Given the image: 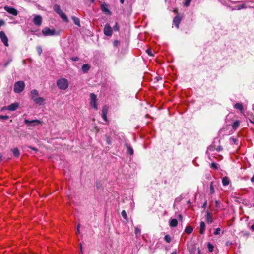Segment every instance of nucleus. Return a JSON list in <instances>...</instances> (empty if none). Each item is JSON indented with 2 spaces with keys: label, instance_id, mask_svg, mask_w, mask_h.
Masks as SVG:
<instances>
[{
  "label": "nucleus",
  "instance_id": "1",
  "mask_svg": "<svg viewBox=\"0 0 254 254\" xmlns=\"http://www.w3.org/2000/svg\"><path fill=\"white\" fill-rule=\"evenodd\" d=\"M57 85L59 89L65 90L68 87L69 82L66 78H60L57 81Z\"/></svg>",
  "mask_w": 254,
  "mask_h": 254
},
{
  "label": "nucleus",
  "instance_id": "2",
  "mask_svg": "<svg viewBox=\"0 0 254 254\" xmlns=\"http://www.w3.org/2000/svg\"><path fill=\"white\" fill-rule=\"evenodd\" d=\"M220 143V139L219 138H215L213 144L210 145L207 149V153L209 151H213L214 150H216L217 151H220L221 150V147L219 145Z\"/></svg>",
  "mask_w": 254,
  "mask_h": 254
},
{
  "label": "nucleus",
  "instance_id": "3",
  "mask_svg": "<svg viewBox=\"0 0 254 254\" xmlns=\"http://www.w3.org/2000/svg\"><path fill=\"white\" fill-rule=\"evenodd\" d=\"M54 10L57 13L60 17L65 22H68V19L64 13L61 9L60 7L58 4H55L53 7Z\"/></svg>",
  "mask_w": 254,
  "mask_h": 254
},
{
  "label": "nucleus",
  "instance_id": "4",
  "mask_svg": "<svg viewBox=\"0 0 254 254\" xmlns=\"http://www.w3.org/2000/svg\"><path fill=\"white\" fill-rule=\"evenodd\" d=\"M25 83L22 81H17L15 83L14 85V91L15 93H19L24 89Z\"/></svg>",
  "mask_w": 254,
  "mask_h": 254
},
{
  "label": "nucleus",
  "instance_id": "5",
  "mask_svg": "<svg viewBox=\"0 0 254 254\" xmlns=\"http://www.w3.org/2000/svg\"><path fill=\"white\" fill-rule=\"evenodd\" d=\"M42 32L45 36H53L56 34V31L54 29H51L49 27L44 28Z\"/></svg>",
  "mask_w": 254,
  "mask_h": 254
},
{
  "label": "nucleus",
  "instance_id": "6",
  "mask_svg": "<svg viewBox=\"0 0 254 254\" xmlns=\"http://www.w3.org/2000/svg\"><path fill=\"white\" fill-rule=\"evenodd\" d=\"M24 123L27 126H35L41 124V121L39 120H33L31 121H29L28 119H25L24 121Z\"/></svg>",
  "mask_w": 254,
  "mask_h": 254
},
{
  "label": "nucleus",
  "instance_id": "7",
  "mask_svg": "<svg viewBox=\"0 0 254 254\" xmlns=\"http://www.w3.org/2000/svg\"><path fill=\"white\" fill-rule=\"evenodd\" d=\"M19 106V104L17 102H15L11 104L10 105L4 107L2 110H8L11 111H15Z\"/></svg>",
  "mask_w": 254,
  "mask_h": 254
},
{
  "label": "nucleus",
  "instance_id": "8",
  "mask_svg": "<svg viewBox=\"0 0 254 254\" xmlns=\"http://www.w3.org/2000/svg\"><path fill=\"white\" fill-rule=\"evenodd\" d=\"M4 9L8 13L13 16H17L18 15V11L12 7L5 6L4 7Z\"/></svg>",
  "mask_w": 254,
  "mask_h": 254
},
{
  "label": "nucleus",
  "instance_id": "9",
  "mask_svg": "<svg viewBox=\"0 0 254 254\" xmlns=\"http://www.w3.org/2000/svg\"><path fill=\"white\" fill-rule=\"evenodd\" d=\"M97 96L94 93L90 94V104L91 106L95 109L97 110V105L96 104Z\"/></svg>",
  "mask_w": 254,
  "mask_h": 254
},
{
  "label": "nucleus",
  "instance_id": "10",
  "mask_svg": "<svg viewBox=\"0 0 254 254\" xmlns=\"http://www.w3.org/2000/svg\"><path fill=\"white\" fill-rule=\"evenodd\" d=\"M0 38L1 41L3 43V44L5 46H8V38H7V36L6 35V34L3 31H1L0 32Z\"/></svg>",
  "mask_w": 254,
  "mask_h": 254
},
{
  "label": "nucleus",
  "instance_id": "11",
  "mask_svg": "<svg viewBox=\"0 0 254 254\" xmlns=\"http://www.w3.org/2000/svg\"><path fill=\"white\" fill-rule=\"evenodd\" d=\"M112 29L111 27L109 24L107 23L105 24L104 29V33L105 35L110 36L112 35Z\"/></svg>",
  "mask_w": 254,
  "mask_h": 254
},
{
  "label": "nucleus",
  "instance_id": "12",
  "mask_svg": "<svg viewBox=\"0 0 254 254\" xmlns=\"http://www.w3.org/2000/svg\"><path fill=\"white\" fill-rule=\"evenodd\" d=\"M42 17L40 15H35L33 18V22L36 26H39L42 23Z\"/></svg>",
  "mask_w": 254,
  "mask_h": 254
},
{
  "label": "nucleus",
  "instance_id": "13",
  "mask_svg": "<svg viewBox=\"0 0 254 254\" xmlns=\"http://www.w3.org/2000/svg\"><path fill=\"white\" fill-rule=\"evenodd\" d=\"M31 98L33 101L34 100V99H36L39 97L38 92L36 89H33L31 91Z\"/></svg>",
  "mask_w": 254,
  "mask_h": 254
},
{
  "label": "nucleus",
  "instance_id": "14",
  "mask_svg": "<svg viewBox=\"0 0 254 254\" xmlns=\"http://www.w3.org/2000/svg\"><path fill=\"white\" fill-rule=\"evenodd\" d=\"M45 100L43 98L39 97L36 99H34L33 102L37 105H42L44 104Z\"/></svg>",
  "mask_w": 254,
  "mask_h": 254
},
{
  "label": "nucleus",
  "instance_id": "15",
  "mask_svg": "<svg viewBox=\"0 0 254 254\" xmlns=\"http://www.w3.org/2000/svg\"><path fill=\"white\" fill-rule=\"evenodd\" d=\"M181 21V18L179 16H176L173 19V23L177 28H179V24Z\"/></svg>",
  "mask_w": 254,
  "mask_h": 254
},
{
  "label": "nucleus",
  "instance_id": "16",
  "mask_svg": "<svg viewBox=\"0 0 254 254\" xmlns=\"http://www.w3.org/2000/svg\"><path fill=\"white\" fill-rule=\"evenodd\" d=\"M90 65L88 64H84L82 66V70L83 73H87L90 69Z\"/></svg>",
  "mask_w": 254,
  "mask_h": 254
},
{
  "label": "nucleus",
  "instance_id": "17",
  "mask_svg": "<svg viewBox=\"0 0 254 254\" xmlns=\"http://www.w3.org/2000/svg\"><path fill=\"white\" fill-rule=\"evenodd\" d=\"M101 10H102V11L103 12L105 13L106 14H111V12L108 9L106 4H102L101 5Z\"/></svg>",
  "mask_w": 254,
  "mask_h": 254
},
{
  "label": "nucleus",
  "instance_id": "18",
  "mask_svg": "<svg viewBox=\"0 0 254 254\" xmlns=\"http://www.w3.org/2000/svg\"><path fill=\"white\" fill-rule=\"evenodd\" d=\"M169 225L172 227H175L178 225L177 220L176 219H171L169 221Z\"/></svg>",
  "mask_w": 254,
  "mask_h": 254
},
{
  "label": "nucleus",
  "instance_id": "19",
  "mask_svg": "<svg viewBox=\"0 0 254 254\" xmlns=\"http://www.w3.org/2000/svg\"><path fill=\"white\" fill-rule=\"evenodd\" d=\"M71 19H72L74 23L78 26L79 27H81L80 23V20L78 18L76 17L75 16H72Z\"/></svg>",
  "mask_w": 254,
  "mask_h": 254
},
{
  "label": "nucleus",
  "instance_id": "20",
  "mask_svg": "<svg viewBox=\"0 0 254 254\" xmlns=\"http://www.w3.org/2000/svg\"><path fill=\"white\" fill-rule=\"evenodd\" d=\"M205 230V224L204 222L201 221L200 224V233L201 234H204Z\"/></svg>",
  "mask_w": 254,
  "mask_h": 254
},
{
  "label": "nucleus",
  "instance_id": "21",
  "mask_svg": "<svg viewBox=\"0 0 254 254\" xmlns=\"http://www.w3.org/2000/svg\"><path fill=\"white\" fill-rule=\"evenodd\" d=\"M239 125H240V122L238 120L235 121L233 123V125H232V129L231 131H233L235 130L238 127Z\"/></svg>",
  "mask_w": 254,
  "mask_h": 254
},
{
  "label": "nucleus",
  "instance_id": "22",
  "mask_svg": "<svg viewBox=\"0 0 254 254\" xmlns=\"http://www.w3.org/2000/svg\"><path fill=\"white\" fill-rule=\"evenodd\" d=\"M193 231V228L191 226H187L185 229V232L187 234H190Z\"/></svg>",
  "mask_w": 254,
  "mask_h": 254
},
{
  "label": "nucleus",
  "instance_id": "23",
  "mask_svg": "<svg viewBox=\"0 0 254 254\" xmlns=\"http://www.w3.org/2000/svg\"><path fill=\"white\" fill-rule=\"evenodd\" d=\"M206 221L208 223H211L212 222V219L211 214L209 212H207L206 214Z\"/></svg>",
  "mask_w": 254,
  "mask_h": 254
},
{
  "label": "nucleus",
  "instance_id": "24",
  "mask_svg": "<svg viewBox=\"0 0 254 254\" xmlns=\"http://www.w3.org/2000/svg\"><path fill=\"white\" fill-rule=\"evenodd\" d=\"M230 183V180L227 177H223V186L228 185Z\"/></svg>",
  "mask_w": 254,
  "mask_h": 254
},
{
  "label": "nucleus",
  "instance_id": "25",
  "mask_svg": "<svg viewBox=\"0 0 254 254\" xmlns=\"http://www.w3.org/2000/svg\"><path fill=\"white\" fill-rule=\"evenodd\" d=\"M12 152L15 157H18L19 155V152L17 148H15L12 150Z\"/></svg>",
  "mask_w": 254,
  "mask_h": 254
},
{
  "label": "nucleus",
  "instance_id": "26",
  "mask_svg": "<svg viewBox=\"0 0 254 254\" xmlns=\"http://www.w3.org/2000/svg\"><path fill=\"white\" fill-rule=\"evenodd\" d=\"M235 108L237 109H238L240 111H242L243 109V105L240 103H236L235 106Z\"/></svg>",
  "mask_w": 254,
  "mask_h": 254
},
{
  "label": "nucleus",
  "instance_id": "27",
  "mask_svg": "<svg viewBox=\"0 0 254 254\" xmlns=\"http://www.w3.org/2000/svg\"><path fill=\"white\" fill-rule=\"evenodd\" d=\"M127 148L128 153L132 155L133 154V150L132 147L129 145H127Z\"/></svg>",
  "mask_w": 254,
  "mask_h": 254
},
{
  "label": "nucleus",
  "instance_id": "28",
  "mask_svg": "<svg viewBox=\"0 0 254 254\" xmlns=\"http://www.w3.org/2000/svg\"><path fill=\"white\" fill-rule=\"evenodd\" d=\"M108 110V107L107 106H104L102 108V114L107 115Z\"/></svg>",
  "mask_w": 254,
  "mask_h": 254
},
{
  "label": "nucleus",
  "instance_id": "29",
  "mask_svg": "<svg viewBox=\"0 0 254 254\" xmlns=\"http://www.w3.org/2000/svg\"><path fill=\"white\" fill-rule=\"evenodd\" d=\"M229 140H230V143L233 142L235 144H236V145L238 144V140L237 139L231 137V138H230Z\"/></svg>",
  "mask_w": 254,
  "mask_h": 254
},
{
  "label": "nucleus",
  "instance_id": "30",
  "mask_svg": "<svg viewBox=\"0 0 254 254\" xmlns=\"http://www.w3.org/2000/svg\"><path fill=\"white\" fill-rule=\"evenodd\" d=\"M164 240L167 242L170 243L171 241V238L169 235H166L164 236Z\"/></svg>",
  "mask_w": 254,
  "mask_h": 254
},
{
  "label": "nucleus",
  "instance_id": "31",
  "mask_svg": "<svg viewBox=\"0 0 254 254\" xmlns=\"http://www.w3.org/2000/svg\"><path fill=\"white\" fill-rule=\"evenodd\" d=\"M207 248L208 249V250L210 252H211L213 250V246L210 243H208L207 244Z\"/></svg>",
  "mask_w": 254,
  "mask_h": 254
},
{
  "label": "nucleus",
  "instance_id": "32",
  "mask_svg": "<svg viewBox=\"0 0 254 254\" xmlns=\"http://www.w3.org/2000/svg\"><path fill=\"white\" fill-rule=\"evenodd\" d=\"M141 233V230L140 229L138 228V227H135V234L136 235V237H138V235H140Z\"/></svg>",
  "mask_w": 254,
  "mask_h": 254
},
{
  "label": "nucleus",
  "instance_id": "33",
  "mask_svg": "<svg viewBox=\"0 0 254 254\" xmlns=\"http://www.w3.org/2000/svg\"><path fill=\"white\" fill-rule=\"evenodd\" d=\"M121 214H122V217L124 219H125L126 220L127 219V213L125 210H123L121 212Z\"/></svg>",
  "mask_w": 254,
  "mask_h": 254
},
{
  "label": "nucleus",
  "instance_id": "34",
  "mask_svg": "<svg viewBox=\"0 0 254 254\" xmlns=\"http://www.w3.org/2000/svg\"><path fill=\"white\" fill-rule=\"evenodd\" d=\"M36 49L39 55H40L42 52V47L40 46H37Z\"/></svg>",
  "mask_w": 254,
  "mask_h": 254
},
{
  "label": "nucleus",
  "instance_id": "35",
  "mask_svg": "<svg viewBox=\"0 0 254 254\" xmlns=\"http://www.w3.org/2000/svg\"><path fill=\"white\" fill-rule=\"evenodd\" d=\"M9 118V116L7 115H0V120H6Z\"/></svg>",
  "mask_w": 254,
  "mask_h": 254
},
{
  "label": "nucleus",
  "instance_id": "36",
  "mask_svg": "<svg viewBox=\"0 0 254 254\" xmlns=\"http://www.w3.org/2000/svg\"><path fill=\"white\" fill-rule=\"evenodd\" d=\"M113 29L115 31H119V27L117 24V23H115V25H114V27H113Z\"/></svg>",
  "mask_w": 254,
  "mask_h": 254
},
{
  "label": "nucleus",
  "instance_id": "37",
  "mask_svg": "<svg viewBox=\"0 0 254 254\" xmlns=\"http://www.w3.org/2000/svg\"><path fill=\"white\" fill-rule=\"evenodd\" d=\"M106 142H107V144L109 145L111 144V138L108 136H106Z\"/></svg>",
  "mask_w": 254,
  "mask_h": 254
},
{
  "label": "nucleus",
  "instance_id": "38",
  "mask_svg": "<svg viewBox=\"0 0 254 254\" xmlns=\"http://www.w3.org/2000/svg\"><path fill=\"white\" fill-rule=\"evenodd\" d=\"M221 231V229L220 228H217L214 232V234L218 235L220 233Z\"/></svg>",
  "mask_w": 254,
  "mask_h": 254
},
{
  "label": "nucleus",
  "instance_id": "39",
  "mask_svg": "<svg viewBox=\"0 0 254 254\" xmlns=\"http://www.w3.org/2000/svg\"><path fill=\"white\" fill-rule=\"evenodd\" d=\"M191 0H185L184 5L186 6H188L190 4Z\"/></svg>",
  "mask_w": 254,
  "mask_h": 254
},
{
  "label": "nucleus",
  "instance_id": "40",
  "mask_svg": "<svg viewBox=\"0 0 254 254\" xmlns=\"http://www.w3.org/2000/svg\"><path fill=\"white\" fill-rule=\"evenodd\" d=\"M211 167L214 169H217V164L214 163H212L211 164Z\"/></svg>",
  "mask_w": 254,
  "mask_h": 254
},
{
  "label": "nucleus",
  "instance_id": "41",
  "mask_svg": "<svg viewBox=\"0 0 254 254\" xmlns=\"http://www.w3.org/2000/svg\"><path fill=\"white\" fill-rule=\"evenodd\" d=\"M71 60L73 61H78L79 60V58L78 57H74L71 58Z\"/></svg>",
  "mask_w": 254,
  "mask_h": 254
},
{
  "label": "nucleus",
  "instance_id": "42",
  "mask_svg": "<svg viewBox=\"0 0 254 254\" xmlns=\"http://www.w3.org/2000/svg\"><path fill=\"white\" fill-rule=\"evenodd\" d=\"M107 115L106 114H102V118H103V119L104 120V121H107Z\"/></svg>",
  "mask_w": 254,
  "mask_h": 254
},
{
  "label": "nucleus",
  "instance_id": "43",
  "mask_svg": "<svg viewBox=\"0 0 254 254\" xmlns=\"http://www.w3.org/2000/svg\"><path fill=\"white\" fill-rule=\"evenodd\" d=\"M146 51L147 53L149 55H150V56H152V53H151V50H150V49H147V50H146Z\"/></svg>",
  "mask_w": 254,
  "mask_h": 254
},
{
  "label": "nucleus",
  "instance_id": "44",
  "mask_svg": "<svg viewBox=\"0 0 254 254\" xmlns=\"http://www.w3.org/2000/svg\"><path fill=\"white\" fill-rule=\"evenodd\" d=\"M4 21L3 20H0V27L4 25Z\"/></svg>",
  "mask_w": 254,
  "mask_h": 254
},
{
  "label": "nucleus",
  "instance_id": "45",
  "mask_svg": "<svg viewBox=\"0 0 254 254\" xmlns=\"http://www.w3.org/2000/svg\"><path fill=\"white\" fill-rule=\"evenodd\" d=\"M30 148L32 149L33 150H34L35 151H37V149H36L35 147H30Z\"/></svg>",
  "mask_w": 254,
  "mask_h": 254
},
{
  "label": "nucleus",
  "instance_id": "46",
  "mask_svg": "<svg viewBox=\"0 0 254 254\" xmlns=\"http://www.w3.org/2000/svg\"><path fill=\"white\" fill-rule=\"evenodd\" d=\"M118 41H115L114 42V45L115 46H117L118 45Z\"/></svg>",
  "mask_w": 254,
  "mask_h": 254
},
{
  "label": "nucleus",
  "instance_id": "47",
  "mask_svg": "<svg viewBox=\"0 0 254 254\" xmlns=\"http://www.w3.org/2000/svg\"><path fill=\"white\" fill-rule=\"evenodd\" d=\"M77 233H80V230H79V224L77 226Z\"/></svg>",
  "mask_w": 254,
  "mask_h": 254
},
{
  "label": "nucleus",
  "instance_id": "48",
  "mask_svg": "<svg viewBox=\"0 0 254 254\" xmlns=\"http://www.w3.org/2000/svg\"><path fill=\"white\" fill-rule=\"evenodd\" d=\"M251 181L252 182H254V175H253V176L251 178Z\"/></svg>",
  "mask_w": 254,
  "mask_h": 254
},
{
  "label": "nucleus",
  "instance_id": "49",
  "mask_svg": "<svg viewBox=\"0 0 254 254\" xmlns=\"http://www.w3.org/2000/svg\"><path fill=\"white\" fill-rule=\"evenodd\" d=\"M251 229L254 231V224L251 226Z\"/></svg>",
  "mask_w": 254,
  "mask_h": 254
},
{
  "label": "nucleus",
  "instance_id": "50",
  "mask_svg": "<svg viewBox=\"0 0 254 254\" xmlns=\"http://www.w3.org/2000/svg\"><path fill=\"white\" fill-rule=\"evenodd\" d=\"M179 219H180L181 220H182V218H183L182 215L181 214H179Z\"/></svg>",
  "mask_w": 254,
  "mask_h": 254
},
{
  "label": "nucleus",
  "instance_id": "51",
  "mask_svg": "<svg viewBox=\"0 0 254 254\" xmlns=\"http://www.w3.org/2000/svg\"><path fill=\"white\" fill-rule=\"evenodd\" d=\"M120 2H121L122 4H123V3H124V2L125 0H120Z\"/></svg>",
  "mask_w": 254,
  "mask_h": 254
},
{
  "label": "nucleus",
  "instance_id": "52",
  "mask_svg": "<svg viewBox=\"0 0 254 254\" xmlns=\"http://www.w3.org/2000/svg\"><path fill=\"white\" fill-rule=\"evenodd\" d=\"M80 251H81V253H82V245L81 244H80Z\"/></svg>",
  "mask_w": 254,
  "mask_h": 254
},
{
  "label": "nucleus",
  "instance_id": "53",
  "mask_svg": "<svg viewBox=\"0 0 254 254\" xmlns=\"http://www.w3.org/2000/svg\"><path fill=\"white\" fill-rule=\"evenodd\" d=\"M171 254H176V252H173Z\"/></svg>",
  "mask_w": 254,
  "mask_h": 254
},
{
  "label": "nucleus",
  "instance_id": "54",
  "mask_svg": "<svg viewBox=\"0 0 254 254\" xmlns=\"http://www.w3.org/2000/svg\"><path fill=\"white\" fill-rule=\"evenodd\" d=\"M210 188H211V193H212V190H213V189H212V185H211V186H210Z\"/></svg>",
  "mask_w": 254,
  "mask_h": 254
},
{
  "label": "nucleus",
  "instance_id": "55",
  "mask_svg": "<svg viewBox=\"0 0 254 254\" xmlns=\"http://www.w3.org/2000/svg\"><path fill=\"white\" fill-rule=\"evenodd\" d=\"M229 188L230 189V190H232L233 189L231 185L229 186Z\"/></svg>",
  "mask_w": 254,
  "mask_h": 254
},
{
  "label": "nucleus",
  "instance_id": "56",
  "mask_svg": "<svg viewBox=\"0 0 254 254\" xmlns=\"http://www.w3.org/2000/svg\"><path fill=\"white\" fill-rule=\"evenodd\" d=\"M231 2H234V0H229Z\"/></svg>",
  "mask_w": 254,
  "mask_h": 254
},
{
  "label": "nucleus",
  "instance_id": "57",
  "mask_svg": "<svg viewBox=\"0 0 254 254\" xmlns=\"http://www.w3.org/2000/svg\"><path fill=\"white\" fill-rule=\"evenodd\" d=\"M206 202H205L204 205H203V206H205V204H206Z\"/></svg>",
  "mask_w": 254,
  "mask_h": 254
},
{
  "label": "nucleus",
  "instance_id": "58",
  "mask_svg": "<svg viewBox=\"0 0 254 254\" xmlns=\"http://www.w3.org/2000/svg\"><path fill=\"white\" fill-rule=\"evenodd\" d=\"M223 190L224 191H226V190H224V189H223Z\"/></svg>",
  "mask_w": 254,
  "mask_h": 254
},
{
  "label": "nucleus",
  "instance_id": "59",
  "mask_svg": "<svg viewBox=\"0 0 254 254\" xmlns=\"http://www.w3.org/2000/svg\"><path fill=\"white\" fill-rule=\"evenodd\" d=\"M223 190L224 191H226V190H224V189H223Z\"/></svg>",
  "mask_w": 254,
  "mask_h": 254
}]
</instances>
